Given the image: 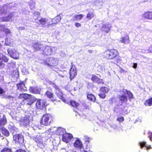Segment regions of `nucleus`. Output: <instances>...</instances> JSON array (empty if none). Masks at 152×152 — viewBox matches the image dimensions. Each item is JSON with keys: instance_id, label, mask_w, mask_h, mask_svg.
<instances>
[{"instance_id": "c03bdc74", "label": "nucleus", "mask_w": 152, "mask_h": 152, "mask_svg": "<svg viewBox=\"0 0 152 152\" xmlns=\"http://www.w3.org/2000/svg\"><path fill=\"white\" fill-rule=\"evenodd\" d=\"M15 152H26V151L24 149H19L16 150Z\"/></svg>"}, {"instance_id": "7c9ffc66", "label": "nucleus", "mask_w": 152, "mask_h": 152, "mask_svg": "<svg viewBox=\"0 0 152 152\" xmlns=\"http://www.w3.org/2000/svg\"><path fill=\"white\" fill-rule=\"evenodd\" d=\"M95 15L93 12H89L87 14L86 18L88 20H91L94 17Z\"/></svg>"}, {"instance_id": "de8ad7c7", "label": "nucleus", "mask_w": 152, "mask_h": 152, "mask_svg": "<svg viewBox=\"0 0 152 152\" xmlns=\"http://www.w3.org/2000/svg\"><path fill=\"white\" fill-rule=\"evenodd\" d=\"M75 26L77 27H79L81 26V24L78 23H75Z\"/></svg>"}, {"instance_id": "72a5a7b5", "label": "nucleus", "mask_w": 152, "mask_h": 152, "mask_svg": "<svg viewBox=\"0 0 152 152\" xmlns=\"http://www.w3.org/2000/svg\"><path fill=\"white\" fill-rule=\"evenodd\" d=\"M121 41L123 43H126V42L129 43V40L128 35H127L125 37H122Z\"/></svg>"}, {"instance_id": "1a4fd4ad", "label": "nucleus", "mask_w": 152, "mask_h": 152, "mask_svg": "<svg viewBox=\"0 0 152 152\" xmlns=\"http://www.w3.org/2000/svg\"><path fill=\"white\" fill-rule=\"evenodd\" d=\"M69 78L71 80L73 79L77 75V70L75 66H72L69 71Z\"/></svg>"}, {"instance_id": "9d476101", "label": "nucleus", "mask_w": 152, "mask_h": 152, "mask_svg": "<svg viewBox=\"0 0 152 152\" xmlns=\"http://www.w3.org/2000/svg\"><path fill=\"white\" fill-rule=\"evenodd\" d=\"M32 47L34 52H36L43 50L44 48V45L38 42L33 43Z\"/></svg>"}, {"instance_id": "79ce46f5", "label": "nucleus", "mask_w": 152, "mask_h": 152, "mask_svg": "<svg viewBox=\"0 0 152 152\" xmlns=\"http://www.w3.org/2000/svg\"><path fill=\"white\" fill-rule=\"evenodd\" d=\"M13 15L12 14V13H10L9 15H8L7 16H6L7 20H9V21L12 19V18L13 17Z\"/></svg>"}, {"instance_id": "f8f14e48", "label": "nucleus", "mask_w": 152, "mask_h": 152, "mask_svg": "<svg viewBox=\"0 0 152 152\" xmlns=\"http://www.w3.org/2000/svg\"><path fill=\"white\" fill-rule=\"evenodd\" d=\"M72 137L73 136L72 134L66 133L63 134L62 140L64 142L68 143Z\"/></svg>"}, {"instance_id": "603ef678", "label": "nucleus", "mask_w": 152, "mask_h": 152, "mask_svg": "<svg viewBox=\"0 0 152 152\" xmlns=\"http://www.w3.org/2000/svg\"><path fill=\"white\" fill-rule=\"evenodd\" d=\"M137 64L136 63H134L133 66V67L134 69L137 68Z\"/></svg>"}, {"instance_id": "f704fd0d", "label": "nucleus", "mask_w": 152, "mask_h": 152, "mask_svg": "<svg viewBox=\"0 0 152 152\" xmlns=\"http://www.w3.org/2000/svg\"><path fill=\"white\" fill-rule=\"evenodd\" d=\"M140 145L141 148L145 147L146 148L147 150L151 148V146L149 145L148 146H146L145 142H142L140 143Z\"/></svg>"}, {"instance_id": "a878e982", "label": "nucleus", "mask_w": 152, "mask_h": 152, "mask_svg": "<svg viewBox=\"0 0 152 152\" xmlns=\"http://www.w3.org/2000/svg\"><path fill=\"white\" fill-rule=\"evenodd\" d=\"M118 99L119 101L121 102V103H126L128 101V98L127 96L124 94L120 95L119 96Z\"/></svg>"}, {"instance_id": "393cba45", "label": "nucleus", "mask_w": 152, "mask_h": 152, "mask_svg": "<svg viewBox=\"0 0 152 152\" xmlns=\"http://www.w3.org/2000/svg\"><path fill=\"white\" fill-rule=\"evenodd\" d=\"M122 92L124 93L125 92H126L128 96V99L130 101H131L132 99L134 98L133 94L130 91L126 89H123Z\"/></svg>"}, {"instance_id": "a211bd4d", "label": "nucleus", "mask_w": 152, "mask_h": 152, "mask_svg": "<svg viewBox=\"0 0 152 152\" xmlns=\"http://www.w3.org/2000/svg\"><path fill=\"white\" fill-rule=\"evenodd\" d=\"M21 124L24 126H26L29 124V119L27 116L24 117L20 120Z\"/></svg>"}, {"instance_id": "dca6fc26", "label": "nucleus", "mask_w": 152, "mask_h": 152, "mask_svg": "<svg viewBox=\"0 0 152 152\" xmlns=\"http://www.w3.org/2000/svg\"><path fill=\"white\" fill-rule=\"evenodd\" d=\"M45 95L48 98L50 99L51 101L53 102L57 100V99L54 97V95L52 92H50L48 91H47L45 93Z\"/></svg>"}, {"instance_id": "0eeeda50", "label": "nucleus", "mask_w": 152, "mask_h": 152, "mask_svg": "<svg viewBox=\"0 0 152 152\" xmlns=\"http://www.w3.org/2000/svg\"><path fill=\"white\" fill-rule=\"evenodd\" d=\"M61 19V17L60 15H57L49 22L47 25L49 27L54 26L59 23Z\"/></svg>"}, {"instance_id": "aec40b11", "label": "nucleus", "mask_w": 152, "mask_h": 152, "mask_svg": "<svg viewBox=\"0 0 152 152\" xmlns=\"http://www.w3.org/2000/svg\"><path fill=\"white\" fill-rule=\"evenodd\" d=\"M73 145L75 148L78 149L82 148L83 146L82 142L78 139L76 140Z\"/></svg>"}, {"instance_id": "bb28decb", "label": "nucleus", "mask_w": 152, "mask_h": 152, "mask_svg": "<svg viewBox=\"0 0 152 152\" xmlns=\"http://www.w3.org/2000/svg\"><path fill=\"white\" fill-rule=\"evenodd\" d=\"M2 133L6 137H8L10 135V133L4 127L0 128Z\"/></svg>"}, {"instance_id": "8fccbe9b", "label": "nucleus", "mask_w": 152, "mask_h": 152, "mask_svg": "<svg viewBox=\"0 0 152 152\" xmlns=\"http://www.w3.org/2000/svg\"><path fill=\"white\" fill-rule=\"evenodd\" d=\"M148 50L149 52L152 53V45L149 47Z\"/></svg>"}, {"instance_id": "f3484780", "label": "nucleus", "mask_w": 152, "mask_h": 152, "mask_svg": "<svg viewBox=\"0 0 152 152\" xmlns=\"http://www.w3.org/2000/svg\"><path fill=\"white\" fill-rule=\"evenodd\" d=\"M29 92L34 94H40V90L37 87L30 86L29 89Z\"/></svg>"}, {"instance_id": "37998d69", "label": "nucleus", "mask_w": 152, "mask_h": 152, "mask_svg": "<svg viewBox=\"0 0 152 152\" xmlns=\"http://www.w3.org/2000/svg\"><path fill=\"white\" fill-rule=\"evenodd\" d=\"M53 87L54 88L55 90L56 91H58L60 90V89L55 84H53Z\"/></svg>"}, {"instance_id": "7ed1b4c3", "label": "nucleus", "mask_w": 152, "mask_h": 152, "mask_svg": "<svg viewBox=\"0 0 152 152\" xmlns=\"http://www.w3.org/2000/svg\"><path fill=\"white\" fill-rule=\"evenodd\" d=\"M51 116L49 114L45 113L43 115L40 121L41 125L48 126L51 122Z\"/></svg>"}, {"instance_id": "473e14b6", "label": "nucleus", "mask_w": 152, "mask_h": 152, "mask_svg": "<svg viewBox=\"0 0 152 152\" xmlns=\"http://www.w3.org/2000/svg\"><path fill=\"white\" fill-rule=\"evenodd\" d=\"M51 52V49L50 48L48 47H46L43 50L44 53L46 55H50Z\"/></svg>"}, {"instance_id": "b1692460", "label": "nucleus", "mask_w": 152, "mask_h": 152, "mask_svg": "<svg viewBox=\"0 0 152 152\" xmlns=\"http://www.w3.org/2000/svg\"><path fill=\"white\" fill-rule=\"evenodd\" d=\"M69 105L75 109H78L79 104L76 101L72 99L69 101Z\"/></svg>"}, {"instance_id": "4d7b16f0", "label": "nucleus", "mask_w": 152, "mask_h": 152, "mask_svg": "<svg viewBox=\"0 0 152 152\" xmlns=\"http://www.w3.org/2000/svg\"><path fill=\"white\" fill-rule=\"evenodd\" d=\"M49 88H50V90H52V89L51 88H50V87Z\"/></svg>"}, {"instance_id": "ddd939ff", "label": "nucleus", "mask_w": 152, "mask_h": 152, "mask_svg": "<svg viewBox=\"0 0 152 152\" xmlns=\"http://www.w3.org/2000/svg\"><path fill=\"white\" fill-rule=\"evenodd\" d=\"M91 80L93 83H96L98 84L104 83L103 80L98 77L97 76L94 74L91 75Z\"/></svg>"}, {"instance_id": "49530a36", "label": "nucleus", "mask_w": 152, "mask_h": 152, "mask_svg": "<svg viewBox=\"0 0 152 152\" xmlns=\"http://www.w3.org/2000/svg\"><path fill=\"white\" fill-rule=\"evenodd\" d=\"M4 66V64L2 61H0V69L3 68Z\"/></svg>"}, {"instance_id": "39448f33", "label": "nucleus", "mask_w": 152, "mask_h": 152, "mask_svg": "<svg viewBox=\"0 0 152 152\" xmlns=\"http://www.w3.org/2000/svg\"><path fill=\"white\" fill-rule=\"evenodd\" d=\"M48 104L46 100L43 99H37L35 106L39 110H42L46 108Z\"/></svg>"}, {"instance_id": "2eb2a0df", "label": "nucleus", "mask_w": 152, "mask_h": 152, "mask_svg": "<svg viewBox=\"0 0 152 152\" xmlns=\"http://www.w3.org/2000/svg\"><path fill=\"white\" fill-rule=\"evenodd\" d=\"M17 86L18 89L21 91H27V88L25 86L23 81H20L19 83L17 84Z\"/></svg>"}, {"instance_id": "6e6d98bb", "label": "nucleus", "mask_w": 152, "mask_h": 152, "mask_svg": "<svg viewBox=\"0 0 152 152\" xmlns=\"http://www.w3.org/2000/svg\"><path fill=\"white\" fill-rule=\"evenodd\" d=\"M6 45H9L8 44H7V43H5Z\"/></svg>"}, {"instance_id": "5701e85b", "label": "nucleus", "mask_w": 152, "mask_h": 152, "mask_svg": "<svg viewBox=\"0 0 152 152\" xmlns=\"http://www.w3.org/2000/svg\"><path fill=\"white\" fill-rule=\"evenodd\" d=\"M86 95L87 99L89 101L93 102L95 101L96 97L92 93H90L89 92H87Z\"/></svg>"}, {"instance_id": "4c0bfd02", "label": "nucleus", "mask_w": 152, "mask_h": 152, "mask_svg": "<svg viewBox=\"0 0 152 152\" xmlns=\"http://www.w3.org/2000/svg\"><path fill=\"white\" fill-rule=\"evenodd\" d=\"M1 152H12V151L9 148L5 147L1 150Z\"/></svg>"}, {"instance_id": "c756f323", "label": "nucleus", "mask_w": 152, "mask_h": 152, "mask_svg": "<svg viewBox=\"0 0 152 152\" xmlns=\"http://www.w3.org/2000/svg\"><path fill=\"white\" fill-rule=\"evenodd\" d=\"M83 16V15L81 14L75 15L73 16V20L77 21L81 20L82 19Z\"/></svg>"}, {"instance_id": "58836bf2", "label": "nucleus", "mask_w": 152, "mask_h": 152, "mask_svg": "<svg viewBox=\"0 0 152 152\" xmlns=\"http://www.w3.org/2000/svg\"><path fill=\"white\" fill-rule=\"evenodd\" d=\"M117 121H118L119 123H122L124 120V117H118L116 119Z\"/></svg>"}, {"instance_id": "4468645a", "label": "nucleus", "mask_w": 152, "mask_h": 152, "mask_svg": "<svg viewBox=\"0 0 152 152\" xmlns=\"http://www.w3.org/2000/svg\"><path fill=\"white\" fill-rule=\"evenodd\" d=\"M33 139L37 143V145L39 147H43L44 144L42 138L38 135L33 137Z\"/></svg>"}, {"instance_id": "c9c22d12", "label": "nucleus", "mask_w": 152, "mask_h": 152, "mask_svg": "<svg viewBox=\"0 0 152 152\" xmlns=\"http://www.w3.org/2000/svg\"><path fill=\"white\" fill-rule=\"evenodd\" d=\"M114 61L115 64H120L121 63L122 61L121 57L119 56L116 57Z\"/></svg>"}, {"instance_id": "4be33fe9", "label": "nucleus", "mask_w": 152, "mask_h": 152, "mask_svg": "<svg viewBox=\"0 0 152 152\" xmlns=\"http://www.w3.org/2000/svg\"><path fill=\"white\" fill-rule=\"evenodd\" d=\"M142 17L144 18L152 20V12L147 11L144 12Z\"/></svg>"}, {"instance_id": "a18cd8bd", "label": "nucleus", "mask_w": 152, "mask_h": 152, "mask_svg": "<svg viewBox=\"0 0 152 152\" xmlns=\"http://www.w3.org/2000/svg\"><path fill=\"white\" fill-rule=\"evenodd\" d=\"M86 140L85 142H87V143H89L90 140V138L88 137H85Z\"/></svg>"}, {"instance_id": "09e8293b", "label": "nucleus", "mask_w": 152, "mask_h": 152, "mask_svg": "<svg viewBox=\"0 0 152 152\" xmlns=\"http://www.w3.org/2000/svg\"><path fill=\"white\" fill-rule=\"evenodd\" d=\"M4 90L1 88L0 87V94L1 95L4 93Z\"/></svg>"}, {"instance_id": "6e6552de", "label": "nucleus", "mask_w": 152, "mask_h": 152, "mask_svg": "<svg viewBox=\"0 0 152 152\" xmlns=\"http://www.w3.org/2000/svg\"><path fill=\"white\" fill-rule=\"evenodd\" d=\"M7 52L12 58L15 59L18 58L19 54L15 49H8Z\"/></svg>"}, {"instance_id": "9b49d317", "label": "nucleus", "mask_w": 152, "mask_h": 152, "mask_svg": "<svg viewBox=\"0 0 152 152\" xmlns=\"http://www.w3.org/2000/svg\"><path fill=\"white\" fill-rule=\"evenodd\" d=\"M108 88L106 87H102L100 88V93L98 94L99 97L102 99L104 98L106 96L105 94L108 92Z\"/></svg>"}, {"instance_id": "cd10ccee", "label": "nucleus", "mask_w": 152, "mask_h": 152, "mask_svg": "<svg viewBox=\"0 0 152 152\" xmlns=\"http://www.w3.org/2000/svg\"><path fill=\"white\" fill-rule=\"evenodd\" d=\"M144 105L146 106H151L152 105V97L146 100L144 103Z\"/></svg>"}, {"instance_id": "f257e3e1", "label": "nucleus", "mask_w": 152, "mask_h": 152, "mask_svg": "<svg viewBox=\"0 0 152 152\" xmlns=\"http://www.w3.org/2000/svg\"><path fill=\"white\" fill-rule=\"evenodd\" d=\"M30 94L22 93L19 94L18 99L22 100V103L24 105L30 106L35 100Z\"/></svg>"}, {"instance_id": "423d86ee", "label": "nucleus", "mask_w": 152, "mask_h": 152, "mask_svg": "<svg viewBox=\"0 0 152 152\" xmlns=\"http://www.w3.org/2000/svg\"><path fill=\"white\" fill-rule=\"evenodd\" d=\"M13 140L16 143L22 144L24 142V136L21 134H16L13 135Z\"/></svg>"}, {"instance_id": "f03ea898", "label": "nucleus", "mask_w": 152, "mask_h": 152, "mask_svg": "<svg viewBox=\"0 0 152 152\" xmlns=\"http://www.w3.org/2000/svg\"><path fill=\"white\" fill-rule=\"evenodd\" d=\"M119 55L118 51L115 49H107L103 53L104 58L107 60L113 59Z\"/></svg>"}, {"instance_id": "5fc2aeb1", "label": "nucleus", "mask_w": 152, "mask_h": 152, "mask_svg": "<svg viewBox=\"0 0 152 152\" xmlns=\"http://www.w3.org/2000/svg\"><path fill=\"white\" fill-rule=\"evenodd\" d=\"M88 52L90 53H91L92 52V51L91 50H88Z\"/></svg>"}, {"instance_id": "412c9836", "label": "nucleus", "mask_w": 152, "mask_h": 152, "mask_svg": "<svg viewBox=\"0 0 152 152\" xmlns=\"http://www.w3.org/2000/svg\"><path fill=\"white\" fill-rule=\"evenodd\" d=\"M56 96L63 102H66V99L64 97L63 93L60 90L56 91Z\"/></svg>"}, {"instance_id": "e433bc0d", "label": "nucleus", "mask_w": 152, "mask_h": 152, "mask_svg": "<svg viewBox=\"0 0 152 152\" xmlns=\"http://www.w3.org/2000/svg\"><path fill=\"white\" fill-rule=\"evenodd\" d=\"M102 31L108 33L110 30V28L106 25H104L102 28Z\"/></svg>"}, {"instance_id": "c85d7f7f", "label": "nucleus", "mask_w": 152, "mask_h": 152, "mask_svg": "<svg viewBox=\"0 0 152 152\" xmlns=\"http://www.w3.org/2000/svg\"><path fill=\"white\" fill-rule=\"evenodd\" d=\"M47 20L45 18H41L39 20V24L42 25V26L44 27L47 23Z\"/></svg>"}, {"instance_id": "3c124183", "label": "nucleus", "mask_w": 152, "mask_h": 152, "mask_svg": "<svg viewBox=\"0 0 152 152\" xmlns=\"http://www.w3.org/2000/svg\"><path fill=\"white\" fill-rule=\"evenodd\" d=\"M149 137L150 140L152 141V132L149 133Z\"/></svg>"}, {"instance_id": "2f4dec72", "label": "nucleus", "mask_w": 152, "mask_h": 152, "mask_svg": "<svg viewBox=\"0 0 152 152\" xmlns=\"http://www.w3.org/2000/svg\"><path fill=\"white\" fill-rule=\"evenodd\" d=\"M0 60H2L4 62H7L8 61L9 59L5 56L0 53Z\"/></svg>"}, {"instance_id": "864d4df0", "label": "nucleus", "mask_w": 152, "mask_h": 152, "mask_svg": "<svg viewBox=\"0 0 152 152\" xmlns=\"http://www.w3.org/2000/svg\"><path fill=\"white\" fill-rule=\"evenodd\" d=\"M6 98H8V99H10L11 98H13V97L12 96H10L8 95V96H6Z\"/></svg>"}, {"instance_id": "a19ab883", "label": "nucleus", "mask_w": 152, "mask_h": 152, "mask_svg": "<svg viewBox=\"0 0 152 152\" xmlns=\"http://www.w3.org/2000/svg\"><path fill=\"white\" fill-rule=\"evenodd\" d=\"M2 22H8L9 20H7L6 17H4L0 18Z\"/></svg>"}, {"instance_id": "20e7f679", "label": "nucleus", "mask_w": 152, "mask_h": 152, "mask_svg": "<svg viewBox=\"0 0 152 152\" xmlns=\"http://www.w3.org/2000/svg\"><path fill=\"white\" fill-rule=\"evenodd\" d=\"M42 64L49 67H53L58 65L57 60L54 58H50L43 60Z\"/></svg>"}, {"instance_id": "ea45409f", "label": "nucleus", "mask_w": 152, "mask_h": 152, "mask_svg": "<svg viewBox=\"0 0 152 152\" xmlns=\"http://www.w3.org/2000/svg\"><path fill=\"white\" fill-rule=\"evenodd\" d=\"M0 14L1 15H5L7 13V11L4 9L3 7L0 10Z\"/></svg>"}, {"instance_id": "6ab92c4d", "label": "nucleus", "mask_w": 152, "mask_h": 152, "mask_svg": "<svg viewBox=\"0 0 152 152\" xmlns=\"http://www.w3.org/2000/svg\"><path fill=\"white\" fill-rule=\"evenodd\" d=\"M0 32H4L6 35L10 33V30L3 25H0Z\"/></svg>"}]
</instances>
